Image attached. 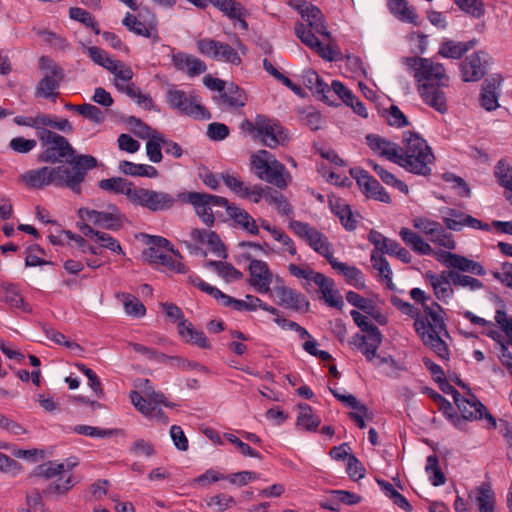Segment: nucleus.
Returning a JSON list of instances; mask_svg holds the SVG:
<instances>
[{
	"mask_svg": "<svg viewBox=\"0 0 512 512\" xmlns=\"http://www.w3.org/2000/svg\"><path fill=\"white\" fill-rule=\"evenodd\" d=\"M325 300V302L334 308L341 309L343 306L342 296L334 289L335 283L334 280L325 276L323 283L316 284Z\"/></svg>",
	"mask_w": 512,
	"mask_h": 512,
	"instance_id": "obj_48",
	"label": "nucleus"
},
{
	"mask_svg": "<svg viewBox=\"0 0 512 512\" xmlns=\"http://www.w3.org/2000/svg\"><path fill=\"white\" fill-rule=\"evenodd\" d=\"M288 270L294 277L303 278L308 281H312L315 284H321L325 279V275L323 273L316 272L311 268H302L293 263L289 264Z\"/></svg>",
	"mask_w": 512,
	"mask_h": 512,
	"instance_id": "obj_58",
	"label": "nucleus"
},
{
	"mask_svg": "<svg viewBox=\"0 0 512 512\" xmlns=\"http://www.w3.org/2000/svg\"><path fill=\"white\" fill-rule=\"evenodd\" d=\"M117 297L123 302L125 312L135 318H141L146 314V308L138 298L129 294L121 293Z\"/></svg>",
	"mask_w": 512,
	"mask_h": 512,
	"instance_id": "obj_49",
	"label": "nucleus"
},
{
	"mask_svg": "<svg viewBox=\"0 0 512 512\" xmlns=\"http://www.w3.org/2000/svg\"><path fill=\"white\" fill-rule=\"evenodd\" d=\"M478 41L471 39L469 41H455L444 39L439 47L438 55L447 59H461L469 51L475 49Z\"/></svg>",
	"mask_w": 512,
	"mask_h": 512,
	"instance_id": "obj_24",
	"label": "nucleus"
},
{
	"mask_svg": "<svg viewBox=\"0 0 512 512\" xmlns=\"http://www.w3.org/2000/svg\"><path fill=\"white\" fill-rule=\"evenodd\" d=\"M332 212L339 218L343 227L348 231H353L357 227V220L354 218L350 206L342 199L330 201Z\"/></svg>",
	"mask_w": 512,
	"mask_h": 512,
	"instance_id": "obj_39",
	"label": "nucleus"
},
{
	"mask_svg": "<svg viewBox=\"0 0 512 512\" xmlns=\"http://www.w3.org/2000/svg\"><path fill=\"white\" fill-rule=\"evenodd\" d=\"M442 179L450 185L451 189H453L458 196L468 197L470 195L469 186L463 178L451 172H446L442 175Z\"/></svg>",
	"mask_w": 512,
	"mask_h": 512,
	"instance_id": "obj_62",
	"label": "nucleus"
},
{
	"mask_svg": "<svg viewBox=\"0 0 512 512\" xmlns=\"http://www.w3.org/2000/svg\"><path fill=\"white\" fill-rule=\"evenodd\" d=\"M74 478L69 475L66 479L59 477L55 482L50 483L44 490V495L57 494L62 495L67 493L74 485Z\"/></svg>",
	"mask_w": 512,
	"mask_h": 512,
	"instance_id": "obj_63",
	"label": "nucleus"
},
{
	"mask_svg": "<svg viewBox=\"0 0 512 512\" xmlns=\"http://www.w3.org/2000/svg\"><path fill=\"white\" fill-rule=\"evenodd\" d=\"M65 472V464L57 463L55 461H47L38 465L29 475L28 479L33 480L36 478L52 479L60 476Z\"/></svg>",
	"mask_w": 512,
	"mask_h": 512,
	"instance_id": "obj_44",
	"label": "nucleus"
},
{
	"mask_svg": "<svg viewBox=\"0 0 512 512\" xmlns=\"http://www.w3.org/2000/svg\"><path fill=\"white\" fill-rule=\"evenodd\" d=\"M329 264L334 270H337L344 276L348 284L357 289H363L365 287L364 275L356 266H350L346 263L340 262L335 257L330 260Z\"/></svg>",
	"mask_w": 512,
	"mask_h": 512,
	"instance_id": "obj_35",
	"label": "nucleus"
},
{
	"mask_svg": "<svg viewBox=\"0 0 512 512\" xmlns=\"http://www.w3.org/2000/svg\"><path fill=\"white\" fill-rule=\"evenodd\" d=\"M221 178L232 192L242 198H250L254 196L253 202L258 203L263 196L264 190L260 186H254L251 188L245 185L244 182L234 174H230L228 172L221 173Z\"/></svg>",
	"mask_w": 512,
	"mask_h": 512,
	"instance_id": "obj_21",
	"label": "nucleus"
},
{
	"mask_svg": "<svg viewBox=\"0 0 512 512\" xmlns=\"http://www.w3.org/2000/svg\"><path fill=\"white\" fill-rule=\"evenodd\" d=\"M447 271H442L440 274L427 272L425 274L426 280L433 288L435 297L444 303L453 297L454 291L452 288L453 282L447 275Z\"/></svg>",
	"mask_w": 512,
	"mask_h": 512,
	"instance_id": "obj_23",
	"label": "nucleus"
},
{
	"mask_svg": "<svg viewBox=\"0 0 512 512\" xmlns=\"http://www.w3.org/2000/svg\"><path fill=\"white\" fill-rule=\"evenodd\" d=\"M387 6L400 21L417 24L418 16L415 9L409 6L407 0H387Z\"/></svg>",
	"mask_w": 512,
	"mask_h": 512,
	"instance_id": "obj_41",
	"label": "nucleus"
},
{
	"mask_svg": "<svg viewBox=\"0 0 512 512\" xmlns=\"http://www.w3.org/2000/svg\"><path fill=\"white\" fill-rule=\"evenodd\" d=\"M144 261L152 266L162 265L169 270L185 274L188 272V267L181 261L174 259L171 255L161 252L155 247H149L143 252Z\"/></svg>",
	"mask_w": 512,
	"mask_h": 512,
	"instance_id": "obj_17",
	"label": "nucleus"
},
{
	"mask_svg": "<svg viewBox=\"0 0 512 512\" xmlns=\"http://www.w3.org/2000/svg\"><path fill=\"white\" fill-rule=\"evenodd\" d=\"M366 142L369 148L376 154L395 163L398 152L400 151V145L388 141L376 134H368L366 136Z\"/></svg>",
	"mask_w": 512,
	"mask_h": 512,
	"instance_id": "obj_30",
	"label": "nucleus"
},
{
	"mask_svg": "<svg viewBox=\"0 0 512 512\" xmlns=\"http://www.w3.org/2000/svg\"><path fill=\"white\" fill-rule=\"evenodd\" d=\"M119 170L125 174L130 176H140L147 178H156L158 177V170L148 164H136L130 161H120Z\"/></svg>",
	"mask_w": 512,
	"mask_h": 512,
	"instance_id": "obj_43",
	"label": "nucleus"
},
{
	"mask_svg": "<svg viewBox=\"0 0 512 512\" xmlns=\"http://www.w3.org/2000/svg\"><path fill=\"white\" fill-rule=\"evenodd\" d=\"M85 52L94 63L104 67L108 71L111 69L113 62L115 61L109 57L105 50L96 46L86 47Z\"/></svg>",
	"mask_w": 512,
	"mask_h": 512,
	"instance_id": "obj_64",
	"label": "nucleus"
},
{
	"mask_svg": "<svg viewBox=\"0 0 512 512\" xmlns=\"http://www.w3.org/2000/svg\"><path fill=\"white\" fill-rule=\"evenodd\" d=\"M494 174L500 186L505 188L506 200L512 205V166L501 159L494 168Z\"/></svg>",
	"mask_w": 512,
	"mask_h": 512,
	"instance_id": "obj_40",
	"label": "nucleus"
},
{
	"mask_svg": "<svg viewBox=\"0 0 512 512\" xmlns=\"http://www.w3.org/2000/svg\"><path fill=\"white\" fill-rule=\"evenodd\" d=\"M402 143L403 146H400L395 164L409 173L430 176L432 173L430 165L435 157L427 142L416 133L406 132Z\"/></svg>",
	"mask_w": 512,
	"mask_h": 512,
	"instance_id": "obj_3",
	"label": "nucleus"
},
{
	"mask_svg": "<svg viewBox=\"0 0 512 512\" xmlns=\"http://www.w3.org/2000/svg\"><path fill=\"white\" fill-rule=\"evenodd\" d=\"M215 101L222 109H238L246 105L247 97L239 86L230 83L221 94L215 98Z\"/></svg>",
	"mask_w": 512,
	"mask_h": 512,
	"instance_id": "obj_25",
	"label": "nucleus"
},
{
	"mask_svg": "<svg viewBox=\"0 0 512 512\" xmlns=\"http://www.w3.org/2000/svg\"><path fill=\"white\" fill-rule=\"evenodd\" d=\"M311 28H308L303 23H297L295 26V34L309 48L317 51L321 46L320 40L316 37L315 32H312Z\"/></svg>",
	"mask_w": 512,
	"mask_h": 512,
	"instance_id": "obj_57",
	"label": "nucleus"
},
{
	"mask_svg": "<svg viewBox=\"0 0 512 512\" xmlns=\"http://www.w3.org/2000/svg\"><path fill=\"white\" fill-rule=\"evenodd\" d=\"M269 193L265 195L266 200L271 203L275 204L278 212L282 215L291 216L293 215L294 211L288 200L284 197L283 194H281L278 191H271L270 188Z\"/></svg>",
	"mask_w": 512,
	"mask_h": 512,
	"instance_id": "obj_59",
	"label": "nucleus"
},
{
	"mask_svg": "<svg viewBox=\"0 0 512 512\" xmlns=\"http://www.w3.org/2000/svg\"><path fill=\"white\" fill-rule=\"evenodd\" d=\"M503 78L500 74H493L482 82V108L493 111L500 107L498 99Z\"/></svg>",
	"mask_w": 512,
	"mask_h": 512,
	"instance_id": "obj_18",
	"label": "nucleus"
},
{
	"mask_svg": "<svg viewBox=\"0 0 512 512\" xmlns=\"http://www.w3.org/2000/svg\"><path fill=\"white\" fill-rule=\"evenodd\" d=\"M399 236L407 246H409L414 252L418 253L419 255L432 254L433 250L431 246L427 242H425L424 239L419 234L412 231L411 229L406 227L401 228L399 231Z\"/></svg>",
	"mask_w": 512,
	"mask_h": 512,
	"instance_id": "obj_38",
	"label": "nucleus"
},
{
	"mask_svg": "<svg viewBox=\"0 0 512 512\" xmlns=\"http://www.w3.org/2000/svg\"><path fill=\"white\" fill-rule=\"evenodd\" d=\"M368 240L374 245V250L378 254L394 255L400 244L390 238L385 237L382 233L372 229L368 234Z\"/></svg>",
	"mask_w": 512,
	"mask_h": 512,
	"instance_id": "obj_42",
	"label": "nucleus"
},
{
	"mask_svg": "<svg viewBox=\"0 0 512 512\" xmlns=\"http://www.w3.org/2000/svg\"><path fill=\"white\" fill-rule=\"evenodd\" d=\"M295 9L299 12L302 19L308 23L306 25L308 28H311L316 34L326 38L330 37L324 15L318 7L306 1H299L295 5Z\"/></svg>",
	"mask_w": 512,
	"mask_h": 512,
	"instance_id": "obj_16",
	"label": "nucleus"
},
{
	"mask_svg": "<svg viewBox=\"0 0 512 512\" xmlns=\"http://www.w3.org/2000/svg\"><path fill=\"white\" fill-rule=\"evenodd\" d=\"M289 228L316 253L323 256L328 263L334 258L333 245L328 237L309 223L292 220Z\"/></svg>",
	"mask_w": 512,
	"mask_h": 512,
	"instance_id": "obj_9",
	"label": "nucleus"
},
{
	"mask_svg": "<svg viewBox=\"0 0 512 512\" xmlns=\"http://www.w3.org/2000/svg\"><path fill=\"white\" fill-rule=\"evenodd\" d=\"M129 192V201L134 206L147 209L150 212H162L172 209L177 201L176 197L164 191L136 187Z\"/></svg>",
	"mask_w": 512,
	"mask_h": 512,
	"instance_id": "obj_8",
	"label": "nucleus"
},
{
	"mask_svg": "<svg viewBox=\"0 0 512 512\" xmlns=\"http://www.w3.org/2000/svg\"><path fill=\"white\" fill-rule=\"evenodd\" d=\"M367 164L372 167L374 172L386 185L391 186L404 194L409 193L408 186L403 181L398 179L394 174L384 169L381 165L375 163L373 160H368Z\"/></svg>",
	"mask_w": 512,
	"mask_h": 512,
	"instance_id": "obj_46",
	"label": "nucleus"
},
{
	"mask_svg": "<svg viewBox=\"0 0 512 512\" xmlns=\"http://www.w3.org/2000/svg\"><path fill=\"white\" fill-rule=\"evenodd\" d=\"M249 274L250 277L248 279V283L256 292L260 294H267L270 292L273 273L266 262L252 259L249 264Z\"/></svg>",
	"mask_w": 512,
	"mask_h": 512,
	"instance_id": "obj_15",
	"label": "nucleus"
},
{
	"mask_svg": "<svg viewBox=\"0 0 512 512\" xmlns=\"http://www.w3.org/2000/svg\"><path fill=\"white\" fill-rule=\"evenodd\" d=\"M472 507L480 510V487L471 490L467 500L457 496L454 502V508L457 512H468Z\"/></svg>",
	"mask_w": 512,
	"mask_h": 512,
	"instance_id": "obj_55",
	"label": "nucleus"
},
{
	"mask_svg": "<svg viewBox=\"0 0 512 512\" xmlns=\"http://www.w3.org/2000/svg\"><path fill=\"white\" fill-rule=\"evenodd\" d=\"M166 101L181 115L197 120H209L212 117L207 108L201 104L200 97L195 93L187 95L183 90L171 88L166 93Z\"/></svg>",
	"mask_w": 512,
	"mask_h": 512,
	"instance_id": "obj_7",
	"label": "nucleus"
},
{
	"mask_svg": "<svg viewBox=\"0 0 512 512\" xmlns=\"http://www.w3.org/2000/svg\"><path fill=\"white\" fill-rule=\"evenodd\" d=\"M277 282L280 284L274 287V291L278 297V305L297 312H308L310 304L302 293L284 285L283 280L279 277H277Z\"/></svg>",
	"mask_w": 512,
	"mask_h": 512,
	"instance_id": "obj_14",
	"label": "nucleus"
},
{
	"mask_svg": "<svg viewBox=\"0 0 512 512\" xmlns=\"http://www.w3.org/2000/svg\"><path fill=\"white\" fill-rule=\"evenodd\" d=\"M470 392V390L468 389ZM461 415H455L454 425L462 428L466 421L477 419L476 414L480 412V401L473 394L469 393V398L460 396L454 401Z\"/></svg>",
	"mask_w": 512,
	"mask_h": 512,
	"instance_id": "obj_22",
	"label": "nucleus"
},
{
	"mask_svg": "<svg viewBox=\"0 0 512 512\" xmlns=\"http://www.w3.org/2000/svg\"><path fill=\"white\" fill-rule=\"evenodd\" d=\"M172 63L177 70L186 72L190 77L198 76L207 70L204 61L184 52L173 54Z\"/></svg>",
	"mask_w": 512,
	"mask_h": 512,
	"instance_id": "obj_27",
	"label": "nucleus"
},
{
	"mask_svg": "<svg viewBox=\"0 0 512 512\" xmlns=\"http://www.w3.org/2000/svg\"><path fill=\"white\" fill-rule=\"evenodd\" d=\"M311 28H308L303 23H297L295 26V34L309 48L317 51L321 46L320 40L316 37L315 32H312Z\"/></svg>",
	"mask_w": 512,
	"mask_h": 512,
	"instance_id": "obj_56",
	"label": "nucleus"
},
{
	"mask_svg": "<svg viewBox=\"0 0 512 512\" xmlns=\"http://www.w3.org/2000/svg\"><path fill=\"white\" fill-rule=\"evenodd\" d=\"M208 4H212L224 13L231 20H237L243 30L248 29V23L245 20L247 10L236 0H207Z\"/></svg>",
	"mask_w": 512,
	"mask_h": 512,
	"instance_id": "obj_29",
	"label": "nucleus"
},
{
	"mask_svg": "<svg viewBox=\"0 0 512 512\" xmlns=\"http://www.w3.org/2000/svg\"><path fill=\"white\" fill-rule=\"evenodd\" d=\"M40 144L43 148L38 155L37 160L40 163H62L65 160L68 170H74L71 163L76 161L77 157L95 158L92 155L78 154L70 142L62 135L56 132H42Z\"/></svg>",
	"mask_w": 512,
	"mask_h": 512,
	"instance_id": "obj_4",
	"label": "nucleus"
},
{
	"mask_svg": "<svg viewBox=\"0 0 512 512\" xmlns=\"http://www.w3.org/2000/svg\"><path fill=\"white\" fill-rule=\"evenodd\" d=\"M200 54L215 61H224L233 65H240L242 60L238 52L228 43L213 38H201L196 41Z\"/></svg>",
	"mask_w": 512,
	"mask_h": 512,
	"instance_id": "obj_12",
	"label": "nucleus"
},
{
	"mask_svg": "<svg viewBox=\"0 0 512 512\" xmlns=\"http://www.w3.org/2000/svg\"><path fill=\"white\" fill-rule=\"evenodd\" d=\"M443 313L442 307L432 301L431 305H425L424 316H420L419 314L418 317L415 318V321L422 320L425 323V330H427L428 333L436 334L445 332V335H448Z\"/></svg>",
	"mask_w": 512,
	"mask_h": 512,
	"instance_id": "obj_20",
	"label": "nucleus"
},
{
	"mask_svg": "<svg viewBox=\"0 0 512 512\" xmlns=\"http://www.w3.org/2000/svg\"><path fill=\"white\" fill-rule=\"evenodd\" d=\"M371 263L373 268L388 282L390 287L392 284V270L387 259L383 255L378 254L377 251H372Z\"/></svg>",
	"mask_w": 512,
	"mask_h": 512,
	"instance_id": "obj_61",
	"label": "nucleus"
},
{
	"mask_svg": "<svg viewBox=\"0 0 512 512\" xmlns=\"http://www.w3.org/2000/svg\"><path fill=\"white\" fill-rule=\"evenodd\" d=\"M148 141L146 143V154L149 160L153 163H159L162 161L163 155L161 149L163 148V143L160 139H163V135L159 132H154L153 135L147 138Z\"/></svg>",
	"mask_w": 512,
	"mask_h": 512,
	"instance_id": "obj_54",
	"label": "nucleus"
},
{
	"mask_svg": "<svg viewBox=\"0 0 512 512\" xmlns=\"http://www.w3.org/2000/svg\"><path fill=\"white\" fill-rule=\"evenodd\" d=\"M225 210L229 218L234 221V224L237 227L253 235H257L259 233V227L256 224V221L246 210L229 202Z\"/></svg>",
	"mask_w": 512,
	"mask_h": 512,
	"instance_id": "obj_31",
	"label": "nucleus"
},
{
	"mask_svg": "<svg viewBox=\"0 0 512 512\" xmlns=\"http://www.w3.org/2000/svg\"><path fill=\"white\" fill-rule=\"evenodd\" d=\"M99 188L104 191L115 193V194H124L129 200V192L135 189L132 183L127 182L126 179L121 177H113L108 179H102L98 182Z\"/></svg>",
	"mask_w": 512,
	"mask_h": 512,
	"instance_id": "obj_45",
	"label": "nucleus"
},
{
	"mask_svg": "<svg viewBox=\"0 0 512 512\" xmlns=\"http://www.w3.org/2000/svg\"><path fill=\"white\" fill-rule=\"evenodd\" d=\"M444 223L448 229L455 231L461 230L465 225L480 229V220L455 209L448 211L447 216L444 217Z\"/></svg>",
	"mask_w": 512,
	"mask_h": 512,
	"instance_id": "obj_37",
	"label": "nucleus"
},
{
	"mask_svg": "<svg viewBox=\"0 0 512 512\" xmlns=\"http://www.w3.org/2000/svg\"><path fill=\"white\" fill-rule=\"evenodd\" d=\"M460 76L464 82H477L480 79V52L473 49L459 64Z\"/></svg>",
	"mask_w": 512,
	"mask_h": 512,
	"instance_id": "obj_33",
	"label": "nucleus"
},
{
	"mask_svg": "<svg viewBox=\"0 0 512 512\" xmlns=\"http://www.w3.org/2000/svg\"><path fill=\"white\" fill-rule=\"evenodd\" d=\"M251 165L257 177L263 181L275 185L279 189H285L291 179L284 164L276 160L267 150L261 149L251 156Z\"/></svg>",
	"mask_w": 512,
	"mask_h": 512,
	"instance_id": "obj_5",
	"label": "nucleus"
},
{
	"mask_svg": "<svg viewBox=\"0 0 512 512\" xmlns=\"http://www.w3.org/2000/svg\"><path fill=\"white\" fill-rule=\"evenodd\" d=\"M206 504L215 512H223L236 505V501L231 495L220 493L208 498Z\"/></svg>",
	"mask_w": 512,
	"mask_h": 512,
	"instance_id": "obj_60",
	"label": "nucleus"
},
{
	"mask_svg": "<svg viewBox=\"0 0 512 512\" xmlns=\"http://www.w3.org/2000/svg\"><path fill=\"white\" fill-rule=\"evenodd\" d=\"M141 13L138 16H135L131 13H127L122 20V24L131 32L135 33L138 36H142L145 38H153L154 40H158L157 34V24L155 20V16L152 15L151 20L142 21L140 20Z\"/></svg>",
	"mask_w": 512,
	"mask_h": 512,
	"instance_id": "obj_19",
	"label": "nucleus"
},
{
	"mask_svg": "<svg viewBox=\"0 0 512 512\" xmlns=\"http://www.w3.org/2000/svg\"><path fill=\"white\" fill-rule=\"evenodd\" d=\"M207 266L212 267L226 281L240 280L243 276L241 271L228 262L211 260Z\"/></svg>",
	"mask_w": 512,
	"mask_h": 512,
	"instance_id": "obj_52",
	"label": "nucleus"
},
{
	"mask_svg": "<svg viewBox=\"0 0 512 512\" xmlns=\"http://www.w3.org/2000/svg\"><path fill=\"white\" fill-rule=\"evenodd\" d=\"M382 342L380 333L374 334H356L353 336L351 344L355 345L365 356L366 360L371 362L377 354V350Z\"/></svg>",
	"mask_w": 512,
	"mask_h": 512,
	"instance_id": "obj_32",
	"label": "nucleus"
},
{
	"mask_svg": "<svg viewBox=\"0 0 512 512\" xmlns=\"http://www.w3.org/2000/svg\"><path fill=\"white\" fill-rule=\"evenodd\" d=\"M178 333L186 343L196 345L202 349L211 348L210 341L205 333L196 330L191 322L182 321V323H178Z\"/></svg>",
	"mask_w": 512,
	"mask_h": 512,
	"instance_id": "obj_34",
	"label": "nucleus"
},
{
	"mask_svg": "<svg viewBox=\"0 0 512 512\" xmlns=\"http://www.w3.org/2000/svg\"><path fill=\"white\" fill-rule=\"evenodd\" d=\"M39 67L46 73L36 86V95L44 98L55 97V90L64 79V70L48 56L39 58Z\"/></svg>",
	"mask_w": 512,
	"mask_h": 512,
	"instance_id": "obj_11",
	"label": "nucleus"
},
{
	"mask_svg": "<svg viewBox=\"0 0 512 512\" xmlns=\"http://www.w3.org/2000/svg\"><path fill=\"white\" fill-rule=\"evenodd\" d=\"M350 175L356 180L361 191L367 196L372 198L377 190L382 186L377 179L371 176L366 170L362 168H351Z\"/></svg>",
	"mask_w": 512,
	"mask_h": 512,
	"instance_id": "obj_36",
	"label": "nucleus"
},
{
	"mask_svg": "<svg viewBox=\"0 0 512 512\" xmlns=\"http://www.w3.org/2000/svg\"><path fill=\"white\" fill-rule=\"evenodd\" d=\"M74 170H68L66 165L43 166L26 171L20 176L21 181L30 189H42L53 185L58 188H68L76 194H81L82 183L89 170L98 166L96 158L77 157L71 162Z\"/></svg>",
	"mask_w": 512,
	"mask_h": 512,
	"instance_id": "obj_1",
	"label": "nucleus"
},
{
	"mask_svg": "<svg viewBox=\"0 0 512 512\" xmlns=\"http://www.w3.org/2000/svg\"><path fill=\"white\" fill-rule=\"evenodd\" d=\"M414 328L426 346H429L440 358H449V349L440 337L441 333H428L422 320L414 321Z\"/></svg>",
	"mask_w": 512,
	"mask_h": 512,
	"instance_id": "obj_26",
	"label": "nucleus"
},
{
	"mask_svg": "<svg viewBox=\"0 0 512 512\" xmlns=\"http://www.w3.org/2000/svg\"><path fill=\"white\" fill-rule=\"evenodd\" d=\"M78 215L82 220L108 230H119L123 225V215L115 204L108 205L107 211L80 208Z\"/></svg>",
	"mask_w": 512,
	"mask_h": 512,
	"instance_id": "obj_13",
	"label": "nucleus"
},
{
	"mask_svg": "<svg viewBox=\"0 0 512 512\" xmlns=\"http://www.w3.org/2000/svg\"><path fill=\"white\" fill-rule=\"evenodd\" d=\"M299 410L296 425L307 431H316L321 423V419L313 414L312 407L306 403L299 404Z\"/></svg>",
	"mask_w": 512,
	"mask_h": 512,
	"instance_id": "obj_47",
	"label": "nucleus"
},
{
	"mask_svg": "<svg viewBox=\"0 0 512 512\" xmlns=\"http://www.w3.org/2000/svg\"><path fill=\"white\" fill-rule=\"evenodd\" d=\"M179 197L193 206L196 215L208 227L214 225L216 217L222 216L218 210L213 212V208H226L228 205V200L225 197L204 192L181 193Z\"/></svg>",
	"mask_w": 512,
	"mask_h": 512,
	"instance_id": "obj_6",
	"label": "nucleus"
},
{
	"mask_svg": "<svg viewBox=\"0 0 512 512\" xmlns=\"http://www.w3.org/2000/svg\"><path fill=\"white\" fill-rule=\"evenodd\" d=\"M435 258L442 263L444 266L452 269H457L462 272H473L479 267V264L475 261L469 260L468 258L451 253L449 251L440 250L434 253Z\"/></svg>",
	"mask_w": 512,
	"mask_h": 512,
	"instance_id": "obj_28",
	"label": "nucleus"
},
{
	"mask_svg": "<svg viewBox=\"0 0 512 512\" xmlns=\"http://www.w3.org/2000/svg\"><path fill=\"white\" fill-rule=\"evenodd\" d=\"M164 364H168L171 368H176L181 371L198 370L200 372L207 373L209 370L206 366L199 362L190 361L180 356H169L166 355Z\"/></svg>",
	"mask_w": 512,
	"mask_h": 512,
	"instance_id": "obj_50",
	"label": "nucleus"
},
{
	"mask_svg": "<svg viewBox=\"0 0 512 512\" xmlns=\"http://www.w3.org/2000/svg\"><path fill=\"white\" fill-rule=\"evenodd\" d=\"M425 471L433 486L445 484L446 477L439 467V460L436 454L429 455L426 459Z\"/></svg>",
	"mask_w": 512,
	"mask_h": 512,
	"instance_id": "obj_51",
	"label": "nucleus"
},
{
	"mask_svg": "<svg viewBox=\"0 0 512 512\" xmlns=\"http://www.w3.org/2000/svg\"><path fill=\"white\" fill-rule=\"evenodd\" d=\"M69 16L71 19L84 24L86 27L91 28L96 35L101 33L98 22L87 10L79 7H71L69 9Z\"/></svg>",
	"mask_w": 512,
	"mask_h": 512,
	"instance_id": "obj_53",
	"label": "nucleus"
},
{
	"mask_svg": "<svg viewBox=\"0 0 512 512\" xmlns=\"http://www.w3.org/2000/svg\"><path fill=\"white\" fill-rule=\"evenodd\" d=\"M257 126L259 128L258 139L270 148L285 147L291 140L289 130L276 118H270L263 114H257Z\"/></svg>",
	"mask_w": 512,
	"mask_h": 512,
	"instance_id": "obj_10",
	"label": "nucleus"
},
{
	"mask_svg": "<svg viewBox=\"0 0 512 512\" xmlns=\"http://www.w3.org/2000/svg\"><path fill=\"white\" fill-rule=\"evenodd\" d=\"M403 63L414 70L417 90L423 102L444 114L448 107L446 95L441 87L448 86L449 82L444 65L422 57H406Z\"/></svg>",
	"mask_w": 512,
	"mask_h": 512,
	"instance_id": "obj_2",
	"label": "nucleus"
}]
</instances>
